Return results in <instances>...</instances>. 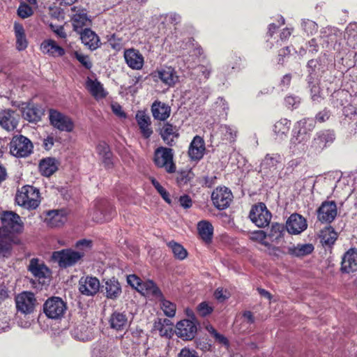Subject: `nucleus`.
Instances as JSON below:
<instances>
[{
	"label": "nucleus",
	"mask_w": 357,
	"mask_h": 357,
	"mask_svg": "<svg viewBox=\"0 0 357 357\" xmlns=\"http://www.w3.org/2000/svg\"><path fill=\"white\" fill-rule=\"evenodd\" d=\"M1 226L0 237L6 238L10 234L20 233L22 231L23 224L20 217L12 211H4L1 215Z\"/></svg>",
	"instance_id": "obj_3"
},
{
	"label": "nucleus",
	"mask_w": 357,
	"mask_h": 357,
	"mask_svg": "<svg viewBox=\"0 0 357 357\" xmlns=\"http://www.w3.org/2000/svg\"><path fill=\"white\" fill-rule=\"evenodd\" d=\"M197 333L195 323L189 319L181 320L178 322L176 328V334L183 340H190L195 337Z\"/></svg>",
	"instance_id": "obj_14"
},
{
	"label": "nucleus",
	"mask_w": 357,
	"mask_h": 357,
	"mask_svg": "<svg viewBox=\"0 0 357 357\" xmlns=\"http://www.w3.org/2000/svg\"><path fill=\"white\" fill-rule=\"evenodd\" d=\"M215 135L218 139L231 142L235 140L236 130L233 127L227 125H221L218 128Z\"/></svg>",
	"instance_id": "obj_34"
},
{
	"label": "nucleus",
	"mask_w": 357,
	"mask_h": 357,
	"mask_svg": "<svg viewBox=\"0 0 357 357\" xmlns=\"http://www.w3.org/2000/svg\"><path fill=\"white\" fill-rule=\"evenodd\" d=\"M102 288L105 291V296L109 299H116L122 292L120 283L114 278L107 280Z\"/></svg>",
	"instance_id": "obj_30"
},
{
	"label": "nucleus",
	"mask_w": 357,
	"mask_h": 357,
	"mask_svg": "<svg viewBox=\"0 0 357 357\" xmlns=\"http://www.w3.org/2000/svg\"><path fill=\"white\" fill-rule=\"evenodd\" d=\"M10 317L4 313H0V333L10 329Z\"/></svg>",
	"instance_id": "obj_56"
},
{
	"label": "nucleus",
	"mask_w": 357,
	"mask_h": 357,
	"mask_svg": "<svg viewBox=\"0 0 357 357\" xmlns=\"http://www.w3.org/2000/svg\"><path fill=\"white\" fill-rule=\"evenodd\" d=\"M233 195L231 190L226 187L215 188L211 195L214 206L219 210L227 208L232 201Z\"/></svg>",
	"instance_id": "obj_12"
},
{
	"label": "nucleus",
	"mask_w": 357,
	"mask_h": 357,
	"mask_svg": "<svg viewBox=\"0 0 357 357\" xmlns=\"http://www.w3.org/2000/svg\"><path fill=\"white\" fill-rule=\"evenodd\" d=\"M89 21L86 13L84 10H78L73 17V24L74 29L78 31L84 25L87 24Z\"/></svg>",
	"instance_id": "obj_46"
},
{
	"label": "nucleus",
	"mask_w": 357,
	"mask_h": 357,
	"mask_svg": "<svg viewBox=\"0 0 357 357\" xmlns=\"http://www.w3.org/2000/svg\"><path fill=\"white\" fill-rule=\"evenodd\" d=\"M298 130L294 132L290 139L289 148L294 153L304 152L307 149V142L310 138V132L314 127V121L312 119H304L297 123Z\"/></svg>",
	"instance_id": "obj_1"
},
{
	"label": "nucleus",
	"mask_w": 357,
	"mask_h": 357,
	"mask_svg": "<svg viewBox=\"0 0 357 357\" xmlns=\"http://www.w3.org/2000/svg\"><path fill=\"white\" fill-rule=\"evenodd\" d=\"M114 214L115 210L108 201L98 199L95 202L91 215L94 221L102 222L111 220Z\"/></svg>",
	"instance_id": "obj_7"
},
{
	"label": "nucleus",
	"mask_w": 357,
	"mask_h": 357,
	"mask_svg": "<svg viewBox=\"0 0 357 357\" xmlns=\"http://www.w3.org/2000/svg\"><path fill=\"white\" fill-rule=\"evenodd\" d=\"M92 242L89 240L86 239H82L80 241H78L76 244L75 247L79 249V251H83L84 252V250H90L91 248Z\"/></svg>",
	"instance_id": "obj_59"
},
{
	"label": "nucleus",
	"mask_w": 357,
	"mask_h": 357,
	"mask_svg": "<svg viewBox=\"0 0 357 357\" xmlns=\"http://www.w3.org/2000/svg\"><path fill=\"white\" fill-rule=\"evenodd\" d=\"M337 215V206L333 202L322 203L317 211V218L322 222H331Z\"/></svg>",
	"instance_id": "obj_17"
},
{
	"label": "nucleus",
	"mask_w": 357,
	"mask_h": 357,
	"mask_svg": "<svg viewBox=\"0 0 357 357\" xmlns=\"http://www.w3.org/2000/svg\"><path fill=\"white\" fill-rule=\"evenodd\" d=\"M152 184L157 190V191L160 193L162 197L167 202L170 203L171 199L169 198V193L166 191V190L155 179H152Z\"/></svg>",
	"instance_id": "obj_55"
},
{
	"label": "nucleus",
	"mask_w": 357,
	"mask_h": 357,
	"mask_svg": "<svg viewBox=\"0 0 357 357\" xmlns=\"http://www.w3.org/2000/svg\"><path fill=\"white\" fill-rule=\"evenodd\" d=\"M105 348H94L92 352V357H115L114 355Z\"/></svg>",
	"instance_id": "obj_57"
},
{
	"label": "nucleus",
	"mask_w": 357,
	"mask_h": 357,
	"mask_svg": "<svg viewBox=\"0 0 357 357\" xmlns=\"http://www.w3.org/2000/svg\"><path fill=\"white\" fill-rule=\"evenodd\" d=\"M113 113L121 119L126 117V113L123 112L122 107L118 103H113L111 105Z\"/></svg>",
	"instance_id": "obj_61"
},
{
	"label": "nucleus",
	"mask_w": 357,
	"mask_h": 357,
	"mask_svg": "<svg viewBox=\"0 0 357 357\" xmlns=\"http://www.w3.org/2000/svg\"><path fill=\"white\" fill-rule=\"evenodd\" d=\"M15 301L17 311L25 314L33 312L36 304L35 295L30 291H23L17 294Z\"/></svg>",
	"instance_id": "obj_11"
},
{
	"label": "nucleus",
	"mask_w": 357,
	"mask_h": 357,
	"mask_svg": "<svg viewBox=\"0 0 357 357\" xmlns=\"http://www.w3.org/2000/svg\"><path fill=\"white\" fill-rule=\"evenodd\" d=\"M307 222L305 219L297 213L290 215L287 221V230L289 234H298L307 228Z\"/></svg>",
	"instance_id": "obj_18"
},
{
	"label": "nucleus",
	"mask_w": 357,
	"mask_h": 357,
	"mask_svg": "<svg viewBox=\"0 0 357 357\" xmlns=\"http://www.w3.org/2000/svg\"><path fill=\"white\" fill-rule=\"evenodd\" d=\"M157 75L161 82L168 86H173L178 82V76L176 71L170 66H166L160 68L156 72Z\"/></svg>",
	"instance_id": "obj_24"
},
{
	"label": "nucleus",
	"mask_w": 357,
	"mask_h": 357,
	"mask_svg": "<svg viewBox=\"0 0 357 357\" xmlns=\"http://www.w3.org/2000/svg\"><path fill=\"white\" fill-rule=\"evenodd\" d=\"M283 158L278 153L267 154L260 165V172L268 174L275 172L279 164L282 162Z\"/></svg>",
	"instance_id": "obj_20"
},
{
	"label": "nucleus",
	"mask_w": 357,
	"mask_h": 357,
	"mask_svg": "<svg viewBox=\"0 0 357 357\" xmlns=\"http://www.w3.org/2000/svg\"><path fill=\"white\" fill-rule=\"evenodd\" d=\"M43 54L52 57H61L66 54V50L52 39L44 40L40 46Z\"/></svg>",
	"instance_id": "obj_19"
},
{
	"label": "nucleus",
	"mask_w": 357,
	"mask_h": 357,
	"mask_svg": "<svg viewBox=\"0 0 357 357\" xmlns=\"http://www.w3.org/2000/svg\"><path fill=\"white\" fill-rule=\"evenodd\" d=\"M75 57L77 59V61L82 63L83 66H84L87 69H90L92 66V63L88 56L82 54L77 51H75L72 53Z\"/></svg>",
	"instance_id": "obj_54"
},
{
	"label": "nucleus",
	"mask_w": 357,
	"mask_h": 357,
	"mask_svg": "<svg viewBox=\"0 0 357 357\" xmlns=\"http://www.w3.org/2000/svg\"><path fill=\"white\" fill-rule=\"evenodd\" d=\"M98 154L101 157V159L105 164V167L110 168L112 167V153L110 151L109 146L105 142H100L96 147Z\"/></svg>",
	"instance_id": "obj_35"
},
{
	"label": "nucleus",
	"mask_w": 357,
	"mask_h": 357,
	"mask_svg": "<svg viewBox=\"0 0 357 357\" xmlns=\"http://www.w3.org/2000/svg\"><path fill=\"white\" fill-rule=\"evenodd\" d=\"M347 43L354 49H357V24H350L346 29Z\"/></svg>",
	"instance_id": "obj_48"
},
{
	"label": "nucleus",
	"mask_w": 357,
	"mask_h": 357,
	"mask_svg": "<svg viewBox=\"0 0 357 357\" xmlns=\"http://www.w3.org/2000/svg\"><path fill=\"white\" fill-rule=\"evenodd\" d=\"M291 122L287 119H281L273 126V132L277 138L282 139L287 137L289 131Z\"/></svg>",
	"instance_id": "obj_36"
},
{
	"label": "nucleus",
	"mask_w": 357,
	"mask_h": 357,
	"mask_svg": "<svg viewBox=\"0 0 357 357\" xmlns=\"http://www.w3.org/2000/svg\"><path fill=\"white\" fill-rule=\"evenodd\" d=\"M284 234V227L279 223H273L267 235V238L272 243H279Z\"/></svg>",
	"instance_id": "obj_40"
},
{
	"label": "nucleus",
	"mask_w": 357,
	"mask_h": 357,
	"mask_svg": "<svg viewBox=\"0 0 357 357\" xmlns=\"http://www.w3.org/2000/svg\"><path fill=\"white\" fill-rule=\"evenodd\" d=\"M14 31L16 38V47L19 51L25 50L27 47L28 42L26 38L24 27L22 24L15 22Z\"/></svg>",
	"instance_id": "obj_37"
},
{
	"label": "nucleus",
	"mask_w": 357,
	"mask_h": 357,
	"mask_svg": "<svg viewBox=\"0 0 357 357\" xmlns=\"http://www.w3.org/2000/svg\"><path fill=\"white\" fill-rule=\"evenodd\" d=\"M28 269L39 280L47 278L50 274V269L45 264L36 258L31 259Z\"/></svg>",
	"instance_id": "obj_26"
},
{
	"label": "nucleus",
	"mask_w": 357,
	"mask_h": 357,
	"mask_svg": "<svg viewBox=\"0 0 357 357\" xmlns=\"http://www.w3.org/2000/svg\"><path fill=\"white\" fill-rule=\"evenodd\" d=\"M20 114L14 110L7 109L0 112V126L8 131L17 128Z\"/></svg>",
	"instance_id": "obj_15"
},
{
	"label": "nucleus",
	"mask_w": 357,
	"mask_h": 357,
	"mask_svg": "<svg viewBox=\"0 0 357 357\" xmlns=\"http://www.w3.org/2000/svg\"><path fill=\"white\" fill-rule=\"evenodd\" d=\"M154 162L158 167L163 168L169 174L176 170L174 162V151L170 148L160 146L155 149L154 153Z\"/></svg>",
	"instance_id": "obj_4"
},
{
	"label": "nucleus",
	"mask_w": 357,
	"mask_h": 357,
	"mask_svg": "<svg viewBox=\"0 0 357 357\" xmlns=\"http://www.w3.org/2000/svg\"><path fill=\"white\" fill-rule=\"evenodd\" d=\"M204 140L200 136L196 135L190 144L188 154L191 161H199L205 152Z\"/></svg>",
	"instance_id": "obj_16"
},
{
	"label": "nucleus",
	"mask_w": 357,
	"mask_h": 357,
	"mask_svg": "<svg viewBox=\"0 0 357 357\" xmlns=\"http://www.w3.org/2000/svg\"><path fill=\"white\" fill-rule=\"evenodd\" d=\"M158 298L160 301V307L165 314L169 317H173L176 314V305L169 301L165 299L162 296Z\"/></svg>",
	"instance_id": "obj_50"
},
{
	"label": "nucleus",
	"mask_w": 357,
	"mask_h": 357,
	"mask_svg": "<svg viewBox=\"0 0 357 357\" xmlns=\"http://www.w3.org/2000/svg\"><path fill=\"white\" fill-rule=\"evenodd\" d=\"M17 15L21 18L25 19L33 15V10L27 4L21 3L17 9Z\"/></svg>",
	"instance_id": "obj_52"
},
{
	"label": "nucleus",
	"mask_w": 357,
	"mask_h": 357,
	"mask_svg": "<svg viewBox=\"0 0 357 357\" xmlns=\"http://www.w3.org/2000/svg\"><path fill=\"white\" fill-rule=\"evenodd\" d=\"M209 331L213 335L215 340L218 341L219 343L225 345L228 344L227 339L224 335L218 333L214 328H211V330H210Z\"/></svg>",
	"instance_id": "obj_64"
},
{
	"label": "nucleus",
	"mask_w": 357,
	"mask_h": 357,
	"mask_svg": "<svg viewBox=\"0 0 357 357\" xmlns=\"http://www.w3.org/2000/svg\"><path fill=\"white\" fill-rule=\"evenodd\" d=\"M109 322L112 328L120 331L126 326L128 320L124 314L114 312L110 317Z\"/></svg>",
	"instance_id": "obj_45"
},
{
	"label": "nucleus",
	"mask_w": 357,
	"mask_h": 357,
	"mask_svg": "<svg viewBox=\"0 0 357 357\" xmlns=\"http://www.w3.org/2000/svg\"><path fill=\"white\" fill-rule=\"evenodd\" d=\"M341 270L342 272L349 273L357 270V250L351 248L343 256Z\"/></svg>",
	"instance_id": "obj_25"
},
{
	"label": "nucleus",
	"mask_w": 357,
	"mask_h": 357,
	"mask_svg": "<svg viewBox=\"0 0 357 357\" xmlns=\"http://www.w3.org/2000/svg\"><path fill=\"white\" fill-rule=\"evenodd\" d=\"M49 119L50 124L59 131L71 132L75 128L73 120L58 110L50 109Z\"/></svg>",
	"instance_id": "obj_8"
},
{
	"label": "nucleus",
	"mask_w": 357,
	"mask_h": 357,
	"mask_svg": "<svg viewBox=\"0 0 357 357\" xmlns=\"http://www.w3.org/2000/svg\"><path fill=\"white\" fill-rule=\"evenodd\" d=\"M40 173L45 176L52 175L57 170V165L55 159L48 158L43 159L39 164Z\"/></svg>",
	"instance_id": "obj_41"
},
{
	"label": "nucleus",
	"mask_w": 357,
	"mask_h": 357,
	"mask_svg": "<svg viewBox=\"0 0 357 357\" xmlns=\"http://www.w3.org/2000/svg\"><path fill=\"white\" fill-rule=\"evenodd\" d=\"M46 221L51 227H59L66 221V217L63 213L50 211L47 213Z\"/></svg>",
	"instance_id": "obj_42"
},
{
	"label": "nucleus",
	"mask_w": 357,
	"mask_h": 357,
	"mask_svg": "<svg viewBox=\"0 0 357 357\" xmlns=\"http://www.w3.org/2000/svg\"><path fill=\"white\" fill-rule=\"evenodd\" d=\"M16 203L26 209L36 208L40 202L38 189L32 185H24L17 190Z\"/></svg>",
	"instance_id": "obj_2"
},
{
	"label": "nucleus",
	"mask_w": 357,
	"mask_h": 357,
	"mask_svg": "<svg viewBox=\"0 0 357 357\" xmlns=\"http://www.w3.org/2000/svg\"><path fill=\"white\" fill-rule=\"evenodd\" d=\"M137 125L142 136L148 139L153 134L151 118L144 111H138L135 115Z\"/></svg>",
	"instance_id": "obj_22"
},
{
	"label": "nucleus",
	"mask_w": 357,
	"mask_h": 357,
	"mask_svg": "<svg viewBox=\"0 0 357 357\" xmlns=\"http://www.w3.org/2000/svg\"><path fill=\"white\" fill-rule=\"evenodd\" d=\"M137 291L146 297L153 298L162 297L160 290L152 280L142 281Z\"/></svg>",
	"instance_id": "obj_31"
},
{
	"label": "nucleus",
	"mask_w": 357,
	"mask_h": 357,
	"mask_svg": "<svg viewBox=\"0 0 357 357\" xmlns=\"http://www.w3.org/2000/svg\"><path fill=\"white\" fill-rule=\"evenodd\" d=\"M100 287V281L96 277L83 276L79 280V291L84 296L96 295L99 291Z\"/></svg>",
	"instance_id": "obj_13"
},
{
	"label": "nucleus",
	"mask_w": 357,
	"mask_h": 357,
	"mask_svg": "<svg viewBox=\"0 0 357 357\" xmlns=\"http://www.w3.org/2000/svg\"><path fill=\"white\" fill-rule=\"evenodd\" d=\"M284 100H285L286 105L289 108L290 107H296L297 105L300 102V100L298 97L291 96H287L285 98Z\"/></svg>",
	"instance_id": "obj_63"
},
{
	"label": "nucleus",
	"mask_w": 357,
	"mask_h": 357,
	"mask_svg": "<svg viewBox=\"0 0 357 357\" xmlns=\"http://www.w3.org/2000/svg\"><path fill=\"white\" fill-rule=\"evenodd\" d=\"M84 256L83 251H75L73 249H63L54 251L52 257L58 263L61 268H68L75 265Z\"/></svg>",
	"instance_id": "obj_5"
},
{
	"label": "nucleus",
	"mask_w": 357,
	"mask_h": 357,
	"mask_svg": "<svg viewBox=\"0 0 357 357\" xmlns=\"http://www.w3.org/2000/svg\"><path fill=\"white\" fill-rule=\"evenodd\" d=\"M32 142L23 135L14 136L10 142V152L15 157H27L32 153Z\"/></svg>",
	"instance_id": "obj_6"
},
{
	"label": "nucleus",
	"mask_w": 357,
	"mask_h": 357,
	"mask_svg": "<svg viewBox=\"0 0 357 357\" xmlns=\"http://www.w3.org/2000/svg\"><path fill=\"white\" fill-rule=\"evenodd\" d=\"M302 26L304 31L308 35H312L316 33L318 29L317 24L314 21L310 20H304L302 23Z\"/></svg>",
	"instance_id": "obj_53"
},
{
	"label": "nucleus",
	"mask_w": 357,
	"mask_h": 357,
	"mask_svg": "<svg viewBox=\"0 0 357 357\" xmlns=\"http://www.w3.org/2000/svg\"><path fill=\"white\" fill-rule=\"evenodd\" d=\"M197 310L200 315L204 317L211 313L213 309L207 303L202 302L198 305Z\"/></svg>",
	"instance_id": "obj_58"
},
{
	"label": "nucleus",
	"mask_w": 357,
	"mask_h": 357,
	"mask_svg": "<svg viewBox=\"0 0 357 357\" xmlns=\"http://www.w3.org/2000/svg\"><path fill=\"white\" fill-rule=\"evenodd\" d=\"M250 238L252 241H257L261 244L269 247L270 243L266 241V233L263 230H257L250 234Z\"/></svg>",
	"instance_id": "obj_51"
},
{
	"label": "nucleus",
	"mask_w": 357,
	"mask_h": 357,
	"mask_svg": "<svg viewBox=\"0 0 357 357\" xmlns=\"http://www.w3.org/2000/svg\"><path fill=\"white\" fill-rule=\"evenodd\" d=\"M127 282L130 286L138 290L142 280L135 275H130L127 278Z\"/></svg>",
	"instance_id": "obj_60"
},
{
	"label": "nucleus",
	"mask_w": 357,
	"mask_h": 357,
	"mask_svg": "<svg viewBox=\"0 0 357 357\" xmlns=\"http://www.w3.org/2000/svg\"><path fill=\"white\" fill-rule=\"evenodd\" d=\"M197 229L203 241L206 243L211 242L213 233V227L209 222L206 220L200 221L197 225Z\"/></svg>",
	"instance_id": "obj_38"
},
{
	"label": "nucleus",
	"mask_w": 357,
	"mask_h": 357,
	"mask_svg": "<svg viewBox=\"0 0 357 357\" xmlns=\"http://www.w3.org/2000/svg\"><path fill=\"white\" fill-rule=\"evenodd\" d=\"M178 357H199L197 352L193 349L183 348L181 350Z\"/></svg>",
	"instance_id": "obj_62"
},
{
	"label": "nucleus",
	"mask_w": 357,
	"mask_h": 357,
	"mask_svg": "<svg viewBox=\"0 0 357 357\" xmlns=\"http://www.w3.org/2000/svg\"><path fill=\"white\" fill-rule=\"evenodd\" d=\"M335 139V135L332 131L324 130L317 133L312 142V147L317 151L323 150Z\"/></svg>",
	"instance_id": "obj_21"
},
{
	"label": "nucleus",
	"mask_w": 357,
	"mask_h": 357,
	"mask_svg": "<svg viewBox=\"0 0 357 357\" xmlns=\"http://www.w3.org/2000/svg\"><path fill=\"white\" fill-rule=\"evenodd\" d=\"M271 213L264 203H259L252 206L250 212V218L258 227H264L270 223Z\"/></svg>",
	"instance_id": "obj_10"
},
{
	"label": "nucleus",
	"mask_w": 357,
	"mask_h": 357,
	"mask_svg": "<svg viewBox=\"0 0 357 357\" xmlns=\"http://www.w3.org/2000/svg\"><path fill=\"white\" fill-rule=\"evenodd\" d=\"M66 305L59 297H52L47 299L43 307L44 312L47 317L52 319H61L66 311Z\"/></svg>",
	"instance_id": "obj_9"
},
{
	"label": "nucleus",
	"mask_w": 357,
	"mask_h": 357,
	"mask_svg": "<svg viewBox=\"0 0 357 357\" xmlns=\"http://www.w3.org/2000/svg\"><path fill=\"white\" fill-rule=\"evenodd\" d=\"M160 135L164 142L169 146L175 144L176 141L179 137L177 127L169 123L163 124L160 128Z\"/></svg>",
	"instance_id": "obj_23"
},
{
	"label": "nucleus",
	"mask_w": 357,
	"mask_h": 357,
	"mask_svg": "<svg viewBox=\"0 0 357 357\" xmlns=\"http://www.w3.org/2000/svg\"><path fill=\"white\" fill-rule=\"evenodd\" d=\"M82 43L90 50H96L100 45V39L98 35L89 29H85L80 33Z\"/></svg>",
	"instance_id": "obj_33"
},
{
	"label": "nucleus",
	"mask_w": 357,
	"mask_h": 357,
	"mask_svg": "<svg viewBox=\"0 0 357 357\" xmlns=\"http://www.w3.org/2000/svg\"><path fill=\"white\" fill-rule=\"evenodd\" d=\"M151 112L155 119L165 121L170 115L171 108L164 102L155 101L151 106Z\"/></svg>",
	"instance_id": "obj_32"
},
{
	"label": "nucleus",
	"mask_w": 357,
	"mask_h": 357,
	"mask_svg": "<svg viewBox=\"0 0 357 357\" xmlns=\"http://www.w3.org/2000/svg\"><path fill=\"white\" fill-rule=\"evenodd\" d=\"M167 246L171 248L175 258L183 260L187 257V250L181 244L172 241L167 243Z\"/></svg>",
	"instance_id": "obj_49"
},
{
	"label": "nucleus",
	"mask_w": 357,
	"mask_h": 357,
	"mask_svg": "<svg viewBox=\"0 0 357 357\" xmlns=\"http://www.w3.org/2000/svg\"><path fill=\"white\" fill-rule=\"evenodd\" d=\"M85 87L96 100L105 98L107 95V92L105 90L103 85L96 79L87 77Z\"/></svg>",
	"instance_id": "obj_27"
},
{
	"label": "nucleus",
	"mask_w": 357,
	"mask_h": 357,
	"mask_svg": "<svg viewBox=\"0 0 357 357\" xmlns=\"http://www.w3.org/2000/svg\"><path fill=\"white\" fill-rule=\"evenodd\" d=\"M124 58L128 66L134 70H139L144 64V57L142 54L135 49L126 50Z\"/></svg>",
	"instance_id": "obj_28"
},
{
	"label": "nucleus",
	"mask_w": 357,
	"mask_h": 357,
	"mask_svg": "<svg viewBox=\"0 0 357 357\" xmlns=\"http://www.w3.org/2000/svg\"><path fill=\"white\" fill-rule=\"evenodd\" d=\"M154 329L158 331L161 336L170 337L172 334V324L167 319H159L155 323Z\"/></svg>",
	"instance_id": "obj_43"
},
{
	"label": "nucleus",
	"mask_w": 357,
	"mask_h": 357,
	"mask_svg": "<svg viewBox=\"0 0 357 357\" xmlns=\"http://www.w3.org/2000/svg\"><path fill=\"white\" fill-rule=\"evenodd\" d=\"M337 238V234L331 226L326 227L320 231L319 238L323 245L330 246L335 243Z\"/></svg>",
	"instance_id": "obj_39"
},
{
	"label": "nucleus",
	"mask_w": 357,
	"mask_h": 357,
	"mask_svg": "<svg viewBox=\"0 0 357 357\" xmlns=\"http://www.w3.org/2000/svg\"><path fill=\"white\" fill-rule=\"evenodd\" d=\"M43 114V110L33 104H27L22 107V117L29 122L39 121Z\"/></svg>",
	"instance_id": "obj_29"
},
{
	"label": "nucleus",
	"mask_w": 357,
	"mask_h": 357,
	"mask_svg": "<svg viewBox=\"0 0 357 357\" xmlns=\"http://www.w3.org/2000/svg\"><path fill=\"white\" fill-rule=\"evenodd\" d=\"M314 246L311 243L298 244L289 248V252L296 257H303L312 252Z\"/></svg>",
	"instance_id": "obj_44"
},
{
	"label": "nucleus",
	"mask_w": 357,
	"mask_h": 357,
	"mask_svg": "<svg viewBox=\"0 0 357 357\" xmlns=\"http://www.w3.org/2000/svg\"><path fill=\"white\" fill-rule=\"evenodd\" d=\"M145 347L144 344H135L132 342L130 344H125L124 352L128 357H137L144 353Z\"/></svg>",
	"instance_id": "obj_47"
}]
</instances>
